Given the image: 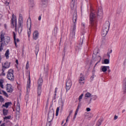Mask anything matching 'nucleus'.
I'll list each match as a JSON object with an SVG mask.
<instances>
[{
    "label": "nucleus",
    "instance_id": "1",
    "mask_svg": "<svg viewBox=\"0 0 126 126\" xmlns=\"http://www.w3.org/2000/svg\"><path fill=\"white\" fill-rule=\"evenodd\" d=\"M70 8L74 12V14L72 19L73 25L71 27L70 29V38H74L75 36V31L76 30V21L77 20V12L76 11L75 0H71Z\"/></svg>",
    "mask_w": 126,
    "mask_h": 126
},
{
    "label": "nucleus",
    "instance_id": "2",
    "mask_svg": "<svg viewBox=\"0 0 126 126\" xmlns=\"http://www.w3.org/2000/svg\"><path fill=\"white\" fill-rule=\"evenodd\" d=\"M22 24H23V16L20 14L18 20V27L17 28V19L16 16L14 14L12 15L11 20V25L13 28H15V30H18V33L22 32Z\"/></svg>",
    "mask_w": 126,
    "mask_h": 126
},
{
    "label": "nucleus",
    "instance_id": "3",
    "mask_svg": "<svg viewBox=\"0 0 126 126\" xmlns=\"http://www.w3.org/2000/svg\"><path fill=\"white\" fill-rule=\"evenodd\" d=\"M10 42V37L9 36H6L4 37V33L2 32L0 33V52L2 51L3 46L8 45V43Z\"/></svg>",
    "mask_w": 126,
    "mask_h": 126
},
{
    "label": "nucleus",
    "instance_id": "4",
    "mask_svg": "<svg viewBox=\"0 0 126 126\" xmlns=\"http://www.w3.org/2000/svg\"><path fill=\"white\" fill-rule=\"evenodd\" d=\"M43 85V79L40 78L38 81V88H37V105L40 104V96H41V93H42V90H41V86Z\"/></svg>",
    "mask_w": 126,
    "mask_h": 126
},
{
    "label": "nucleus",
    "instance_id": "5",
    "mask_svg": "<svg viewBox=\"0 0 126 126\" xmlns=\"http://www.w3.org/2000/svg\"><path fill=\"white\" fill-rule=\"evenodd\" d=\"M96 18L97 16L95 12L94 11H92L90 14V24L91 26H94L95 25Z\"/></svg>",
    "mask_w": 126,
    "mask_h": 126
},
{
    "label": "nucleus",
    "instance_id": "6",
    "mask_svg": "<svg viewBox=\"0 0 126 126\" xmlns=\"http://www.w3.org/2000/svg\"><path fill=\"white\" fill-rule=\"evenodd\" d=\"M109 28H110V23L107 22V23L104 24L102 31L101 32V35L103 37H105V36L107 35V34H108V32H109Z\"/></svg>",
    "mask_w": 126,
    "mask_h": 126
},
{
    "label": "nucleus",
    "instance_id": "7",
    "mask_svg": "<svg viewBox=\"0 0 126 126\" xmlns=\"http://www.w3.org/2000/svg\"><path fill=\"white\" fill-rule=\"evenodd\" d=\"M7 78L10 81H14V71L13 70L10 69L7 71Z\"/></svg>",
    "mask_w": 126,
    "mask_h": 126
},
{
    "label": "nucleus",
    "instance_id": "8",
    "mask_svg": "<svg viewBox=\"0 0 126 126\" xmlns=\"http://www.w3.org/2000/svg\"><path fill=\"white\" fill-rule=\"evenodd\" d=\"M32 22H31V19H28L27 22V27L28 28V37H30L31 35V25Z\"/></svg>",
    "mask_w": 126,
    "mask_h": 126
},
{
    "label": "nucleus",
    "instance_id": "9",
    "mask_svg": "<svg viewBox=\"0 0 126 126\" xmlns=\"http://www.w3.org/2000/svg\"><path fill=\"white\" fill-rule=\"evenodd\" d=\"M72 86V82H71V80L69 79H67L66 82V92H67L70 88H71V86Z\"/></svg>",
    "mask_w": 126,
    "mask_h": 126
},
{
    "label": "nucleus",
    "instance_id": "10",
    "mask_svg": "<svg viewBox=\"0 0 126 126\" xmlns=\"http://www.w3.org/2000/svg\"><path fill=\"white\" fill-rule=\"evenodd\" d=\"M79 83L81 85H83L84 83H85V78L84 77V75L81 73L80 75V78L79 79Z\"/></svg>",
    "mask_w": 126,
    "mask_h": 126
},
{
    "label": "nucleus",
    "instance_id": "11",
    "mask_svg": "<svg viewBox=\"0 0 126 126\" xmlns=\"http://www.w3.org/2000/svg\"><path fill=\"white\" fill-rule=\"evenodd\" d=\"M84 40V35H81V37L80 39V42H79V45L80 46H77L76 50H80L81 49V46H82V44H83V41Z\"/></svg>",
    "mask_w": 126,
    "mask_h": 126
},
{
    "label": "nucleus",
    "instance_id": "12",
    "mask_svg": "<svg viewBox=\"0 0 126 126\" xmlns=\"http://www.w3.org/2000/svg\"><path fill=\"white\" fill-rule=\"evenodd\" d=\"M32 38L33 40H38L39 38V32L35 31L33 33Z\"/></svg>",
    "mask_w": 126,
    "mask_h": 126
},
{
    "label": "nucleus",
    "instance_id": "13",
    "mask_svg": "<svg viewBox=\"0 0 126 126\" xmlns=\"http://www.w3.org/2000/svg\"><path fill=\"white\" fill-rule=\"evenodd\" d=\"M97 17L102 18L103 17V10L101 8H99L97 14Z\"/></svg>",
    "mask_w": 126,
    "mask_h": 126
},
{
    "label": "nucleus",
    "instance_id": "14",
    "mask_svg": "<svg viewBox=\"0 0 126 126\" xmlns=\"http://www.w3.org/2000/svg\"><path fill=\"white\" fill-rule=\"evenodd\" d=\"M31 81H30V75H29V79L27 82V92L29 93V91H30V87H31Z\"/></svg>",
    "mask_w": 126,
    "mask_h": 126
},
{
    "label": "nucleus",
    "instance_id": "15",
    "mask_svg": "<svg viewBox=\"0 0 126 126\" xmlns=\"http://www.w3.org/2000/svg\"><path fill=\"white\" fill-rule=\"evenodd\" d=\"M123 91L124 94H126V78L123 80Z\"/></svg>",
    "mask_w": 126,
    "mask_h": 126
},
{
    "label": "nucleus",
    "instance_id": "16",
    "mask_svg": "<svg viewBox=\"0 0 126 126\" xmlns=\"http://www.w3.org/2000/svg\"><path fill=\"white\" fill-rule=\"evenodd\" d=\"M10 66V63L5 62L4 64H2V68L3 69H6L7 68H9Z\"/></svg>",
    "mask_w": 126,
    "mask_h": 126
},
{
    "label": "nucleus",
    "instance_id": "17",
    "mask_svg": "<svg viewBox=\"0 0 126 126\" xmlns=\"http://www.w3.org/2000/svg\"><path fill=\"white\" fill-rule=\"evenodd\" d=\"M13 35L15 45L16 47H17V43H19V39L18 38H16L15 32H13Z\"/></svg>",
    "mask_w": 126,
    "mask_h": 126
},
{
    "label": "nucleus",
    "instance_id": "18",
    "mask_svg": "<svg viewBox=\"0 0 126 126\" xmlns=\"http://www.w3.org/2000/svg\"><path fill=\"white\" fill-rule=\"evenodd\" d=\"M7 91L10 93L13 91V88H12V86H11V84L7 85Z\"/></svg>",
    "mask_w": 126,
    "mask_h": 126
},
{
    "label": "nucleus",
    "instance_id": "19",
    "mask_svg": "<svg viewBox=\"0 0 126 126\" xmlns=\"http://www.w3.org/2000/svg\"><path fill=\"white\" fill-rule=\"evenodd\" d=\"M16 110V114H17V115H19V114H20V104H19V102L17 103Z\"/></svg>",
    "mask_w": 126,
    "mask_h": 126
},
{
    "label": "nucleus",
    "instance_id": "20",
    "mask_svg": "<svg viewBox=\"0 0 126 126\" xmlns=\"http://www.w3.org/2000/svg\"><path fill=\"white\" fill-rule=\"evenodd\" d=\"M101 70L102 72H106L107 71L108 68H110V66H102L101 67Z\"/></svg>",
    "mask_w": 126,
    "mask_h": 126
},
{
    "label": "nucleus",
    "instance_id": "21",
    "mask_svg": "<svg viewBox=\"0 0 126 126\" xmlns=\"http://www.w3.org/2000/svg\"><path fill=\"white\" fill-rule=\"evenodd\" d=\"M48 122L46 123V126H51V122L53 121V117H51V119L50 120V117H48L47 119Z\"/></svg>",
    "mask_w": 126,
    "mask_h": 126
},
{
    "label": "nucleus",
    "instance_id": "22",
    "mask_svg": "<svg viewBox=\"0 0 126 126\" xmlns=\"http://www.w3.org/2000/svg\"><path fill=\"white\" fill-rule=\"evenodd\" d=\"M34 52H35V54L36 55V58H37V56H38V53H39V46L38 45H36L35 46Z\"/></svg>",
    "mask_w": 126,
    "mask_h": 126
},
{
    "label": "nucleus",
    "instance_id": "23",
    "mask_svg": "<svg viewBox=\"0 0 126 126\" xmlns=\"http://www.w3.org/2000/svg\"><path fill=\"white\" fill-rule=\"evenodd\" d=\"M97 54H98L97 49H96L94 51V53L93 54V59L95 60V57H96V55H97Z\"/></svg>",
    "mask_w": 126,
    "mask_h": 126
},
{
    "label": "nucleus",
    "instance_id": "24",
    "mask_svg": "<svg viewBox=\"0 0 126 126\" xmlns=\"http://www.w3.org/2000/svg\"><path fill=\"white\" fill-rule=\"evenodd\" d=\"M92 94L90 93H86L85 94V98H90L92 97Z\"/></svg>",
    "mask_w": 126,
    "mask_h": 126
},
{
    "label": "nucleus",
    "instance_id": "25",
    "mask_svg": "<svg viewBox=\"0 0 126 126\" xmlns=\"http://www.w3.org/2000/svg\"><path fill=\"white\" fill-rule=\"evenodd\" d=\"M92 98H91L90 101H91L92 100H94V101H95L97 98H98V96L96 95H92L91 96Z\"/></svg>",
    "mask_w": 126,
    "mask_h": 126
},
{
    "label": "nucleus",
    "instance_id": "26",
    "mask_svg": "<svg viewBox=\"0 0 126 126\" xmlns=\"http://www.w3.org/2000/svg\"><path fill=\"white\" fill-rule=\"evenodd\" d=\"M112 53H113V50L111 49L110 50H109L108 51V52L107 53L106 56L107 57H108V59H109L110 58V55H111V54H112Z\"/></svg>",
    "mask_w": 126,
    "mask_h": 126
},
{
    "label": "nucleus",
    "instance_id": "27",
    "mask_svg": "<svg viewBox=\"0 0 126 126\" xmlns=\"http://www.w3.org/2000/svg\"><path fill=\"white\" fill-rule=\"evenodd\" d=\"M11 105V102H6L3 105V107H5V108H8L9 106Z\"/></svg>",
    "mask_w": 126,
    "mask_h": 126
},
{
    "label": "nucleus",
    "instance_id": "28",
    "mask_svg": "<svg viewBox=\"0 0 126 126\" xmlns=\"http://www.w3.org/2000/svg\"><path fill=\"white\" fill-rule=\"evenodd\" d=\"M5 56L6 57V59H8L9 58V50L8 49L6 51L5 53Z\"/></svg>",
    "mask_w": 126,
    "mask_h": 126
},
{
    "label": "nucleus",
    "instance_id": "29",
    "mask_svg": "<svg viewBox=\"0 0 126 126\" xmlns=\"http://www.w3.org/2000/svg\"><path fill=\"white\" fill-rule=\"evenodd\" d=\"M103 122V119H99L96 123V126H100Z\"/></svg>",
    "mask_w": 126,
    "mask_h": 126
},
{
    "label": "nucleus",
    "instance_id": "30",
    "mask_svg": "<svg viewBox=\"0 0 126 126\" xmlns=\"http://www.w3.org/2000/svg\"><path fill=\"white\" fill-rule=\"evenodd\" d=\"M104 63L105 64H109L110 63V59H105L104 60Z\"/></svg>",
    "mask_w": 126,
    "mask_h": 126
},
{
    "label": "nucleus",
    "instance_id": "31",
    "mask_svg": "<svg viewBox=\"0 0 126 126\" xmlns=\"http://www.w3.org/2000/svg\"><path fill=\"white\" fill-rule=\"evenodd\" d=\"M8 113V111H7V110H6L4 109H3V113L4 116H6L7 115Z\"/></svg>",
    "mask_w": 126,
    "mask_h": 126
},
{
    "label": "nucleus",
    "instance_id": "32",
    "mask_svg": "<svg viewBox=\"0 0 126 126\" xmlns=\"http://www.w3.org/2000/svg\"><path fill=\"white\" fill-rule=\"evenodd\" d=\"M30 5L32 7H33L34 6V0H30Z\"/></svg>",
    "mask_w": 126,
    "mask_h": 126
},
{
    "label": "nucleus",
    "instance_id": "33",
    "mask_svg": "<svg viewBox=\"0 0 126 126\" xmlns=\"http://www.w3.org/2000/svg\"><path fill=\"white\" fill-rule=\"evenodd\" d=\"M3 81L2 80H0V87H1V88L3 89Z\"/></svg>",
    "mask_w": 126,
    "mask_h": 126
},
{
    "label": "nucleus",
    "instance_id": "34",
    "mask_svg": "<svg viewBox=\"0 0 126 126\" xmlns=\"http://www.w3.org/2000/svg\"><path fill=\"white\" fill-rule=\"evenodd\" d=\"M42 4H47L48 0H41Z\"/></svg>",
    "mask_w": 126,
    "mask_h": 126
},
{
    "label": "nucleus",
    "instance_id": "35",
    "mask_svg": "<svg viewBox=\"0 0 126 126\" xmlns=\"http://www.w3.org/2000/svg\"><path fill=\"white\" fill-rule=\"evenodd\" d=\"M60 111V107H57L56 109V116H59V112Z\"/></svg>",
    "mask_w": 126,
    "mask_h": 126
},
{
    "label": "nucleus",
    "instance_id": "36",
    "mask_svg": "<svg viewBox=\"0 0 126 126\" xmlns=\"http://www.w3.org/2000/svg\"><path fill=\"white\" fill-rule=\"evenodd\" d=\"M83 97V94H81L79 97V102H81V99H82V97Z\"/></svg>",
    "mask_w": 126,
    "mask_h": 126
},
{
    "label": "nucleus",
    "instance_id": "37",
    "mask_svg": "<svg viewBox=\"0 0 126 126\" xmlns=\"http://www.w3.org/2000/svg\"><path fill=\"white\" fill-rule=\"evenodd\" d=\"M26 69H28L29 68V61H28L27 62V64L26 65Z\"/></svg>",
    "mask_w": 126,
    "mask_h": 126
},
{
    "label": "nucleus",
    "instance_id": "38",
    "mask_svg": "<svg viewBox=\"0 0 126 126\" xmlns=\"http://www.w3.org/2000/svg\"><path fill=\"white\" fill-rule=\"evenodd\" d=\"M11 116H7L4 118V120H10Z\"/></svg>",
    "mask_w": 126,
    "mask_h": 126
},
{
    "label": "nucleus",
    "instance_id": "39",
    "mask_svg": "<svg viewBox=\"0 0 126 126\" xmlns=\"http://www.w3.org/2000/svg\"><path fill=\"white\" fill-rule=\"evenodd\" d=\"M4 70H5V69L2 68V75H3V76H4L5 75V73H4Z\"/></svg>",
    "mask_w": 126,
    "mask_h": 126
},
{
    "label": "nucleus",
    "instance_id": "40",
    "mask_svg": "<svg viewBox=\"0 0 126 126\" xmlns=\"http://www.w3.org/2000/svg\"><path fill=\"white\" fill-rule=\"evenodd\" d=\"M94 77H95V75L94 74H93L92 76L91 77V81H93V79H94Z\"/></svg>",
    "mask_w": 126,
    "mask_h": 126
},
{
    "label": "nucleus",
    "instance_id": "41",
    "mask_svg": "<svg viewBox=\"0 0 126 126\" xmlns=\"http://www.w3.org/2000/svg\"><path fill=\"white\" fill-rule=\"evenodd\" d=\"M3 101H4L3 97L2 96H0V102H3Z\"/></svg>",
    "mask_w": 126,
    "mask_h": 126
},
{
    "label": "nucleus",
    "instance_id": "42",
    "mask_svg": "<svg viewBox=\"0 0 126 126\" xmlns=\"http://www.w3.org/2000/svg\"><path fill=\"white\" fill-rule=\"evenodd\" d=\"M3 93L4 95L5 96H6V97L8 96V95L7 94V93H6V92L3 91Z\"/></svg>",
    "mask_w": 126,
    "mask_h": 126
},
{
    "label": "nucleus",
    "instance_id": "43",
    "mask_svg": "<svg viewBox=\"0 0 126 126\" xmlns=\"http://www.w3.org/2000/svg\"><path fill=\"white\" fill-rule=\"evenodd\" d=\"M86 111L87 112H90L91 111V109H90L89 107H88L86 108Z\"/></svg>",
    "mask_w": 126,
    "mask_h": 126
},
{
    "label": "nucleus",
    "instance_id": "44",
    "mask_svg": "<svg viewBox=\"0 0 126 126\" xmlns=\"http://www.w3.org/2000/svg\"><path fill=\"white\" fill-rule=\"evenodd\" d=\"M82 27H83V28H85V24L84 23H82V25H81Z\"/></svg>",
    "mask_w": 126,
    "mask_h": 126
},
{
    "label": "nucleus",
    "instance_id": "45",
    "mask_svg": "<svg viewBox=\"0 0 126 126\" xmlns=\"http://www.w3.org/2000/svg\"><path fill=\"white\" fill-rule=\"evenodd\" d=\"M118 116L115 115L114 116V120H115V121H116V120H118Z\"/></svg>",
    "mask_w": 126,
    "mask_h": 126
},
{
    "label": "nucleus",
    "instance_id": "46",
    "mask_svg": "<svg viewBox=\"0 0 126 126\" xmlns=\"http://www.w3.org/2000/svg\"><path fill=\"white\" fill-rule=\"evenodd\" d=\"M5 5H6V6H7L9 4V2H7V1H5Z\"/></svg>",
    "mask_w": 126,
    "mask_h": 126
},
{
    "label": "nucleus",
    "instance_id": "47",
    "mask_svg": "<svg viewBox=\"0 0 126 126\" xmlns=\"http://www.w3.org/2000/svg\"><path fill=\"white\" fill-rule=\"evenodd\" d=\"M71 114L69 113V116L67 117L66 120V123H67V121H68V118H69V116H70Z\"/></svg>",
    "mask_w": 126,
    "mask_h": 126
},
{
    "label": "nucleus",
    "instance_id": "48",
    "mask_svg": "<svg viewBox=\"0 0 126 126\" xmlns=\"http://www.w3.org/2000/svg\"><path fill=\"white\" fill-rule=\"evenodd\" d=\"M71 114L69 113V116L67 117L66 120V123H67V121H68V118H69V116H70Z\"/></svg>",
    "mask_w": 126,
    "mask_h": 126
},
{
    "label": "nucleus",
    "instance_id": "49",
    "mask_svg": "<svg viewBox=\"0 0 126 126\" xmlns=\"http://www.w3.org/2000/svg\"><path fill=\"white\" fill-rule=\"evenodd\" d=\"M58 92V88H56L54 91V93H57Z\"/></svg>",
    "mask_w": 126,
    "mask_h": 126
},
{
    "label": "nucleus",
    "instance_id": "50",
    "mask_svg": "<svg viewBox=\"0 0 126 126\" xmlns=\"http://www.w3.org/2000/svg\"><path fill=\"white\" fill-rule=\"evenodd\" d=\"M97 57H98V60L99 62H100V61H101L102 58H101L100 56H97Z\"/></svg>",
    "mask_w": 126,
    "mask_h": 126
},
{
    "label": "nucleus",
    "instance_id": "51",
    "mask_svg": "<svg viewBox=\"0 0 126 126\" xmlns=\"http://www.w3.org/2000/svg\"><path fill=\"white\" fill-rule=\"evenodd\" d=\"M57 96V93H54V99H56V96Z\"/></svg>",
    "mask_w": 126,
    "mask_h": 126
},
{
    "label": "nucleus",
    "instance_id": "52",
    "mask_svg": "<svg viewBox=\"0 0 126 126\" xmlns=\"http://www.w3.org/2000/svg\"><path fill=\"white\" fill-rule=\"evenodd\" d=\"M78 113V111H75V116H77V114Z\"/></svg>",
    "mask_w": 126,
    "mask_h": 126
},
{
    "label": "nucleus",
    "instance_id": "53",
    "mask_svg": "<svg viewBox=\"0 0 126 126\" xmlns=\"http://www.w3.org/2000/svg\"><path fill=\"white\" fill-rule=\"evenodd\" d=\"M42 17H41V16H39V17H38V20L40 21L41 20Z\"/></svg>",
    "mask_w": 126,
    "mask_h": 126
},
{
    "label": "nucleus",
    "instance_id": "54",
    "mask_svg": "<svg viewBox=\"0 0 126 126\" xmlns=\"http://www.w3.org/2000/svg\"><path fill=\"white\" fill-rule=\"evenodd\" d=\"M16 63L17 64H18V60H16Z\"/></svg>",
    "mask_w": 126,
    "mask_h": 126
},
{
    "label": "nucleus",
    "instance_id": "55",
    "mask_svg": "<svg viewBox=\"0 0 126 126\" xmlns=\"http://www.w3.org/2000/svg\"><path fill=\"white\" fill-rule=\"evenodd\" d=\"M4 26L5 29H6V27H7L6 24H5V25H4Z\"/></svg>",
    "mask_w": 126,
    "mask_h": 126
},
{
    "label": "nucleus",
    "instance_id": "56",
    "mask_svg": "<svg viewBox=\"0 0 126 126\" xmlns=\"http://www.w3.org/2000/svg\"><path fill=\"white\" fill-rule=\"evenodd\" d=\"M87 2H89L90 1V0H85Z\"/></svg>",
    "mask_w": 126,
    "mask_h": 126
},
{
    "label": "nucleus",
    "instance_id": "57",
    "mask_svg": "<svg viewBox=\"0 0 126 126\" xmlns=\"http://www.w3.org/2000/svg\"><path fill=\"white\" fill-rule=\"evenodd\" d=\"M72 112H73V111H72V110L70 111V112H69V114H72Z\"/></svg>",
    "mask_w": 126,
    "mask_h": 126
},
{
    "label": "nucleus",
    "instance_id": "58",
    "mask_svg": "<svg viewBox=\"0 0 126 126\" xmlns=\"http://www.w3.org/2000/svg\"><path fill=\"white\" fill-rule=\"evenodd\" d=\"M64 124V121H62V125H63Z\"/></svg>",
    "mask_w": 126,
    "mask_h": 126
},
{
    "label": "nucleus",
    "instance_id": "59",
    "mask_svg": "<svg viewBox=\"0 0 126 126\" xmlns=\"http://www.w3.org/2000/svg\"><path fill=\"white\" fill-rule=\"evenodd\" d=\"M1 61V56L0 54V63Z\"/></svg>",
    "mask_w": 126,
    "mask_h": 126
},
{
    "label": "nucleus",
    "instance_id": "60",
    "mask_svg": "<svg viewBox=\"0 0 126 126\" xmlns=\"http://www.w3.org/2000/svg\"><path fill=\"white\" fill-rule=\"evenodd\" d=\"M125 112H126V110H125V109H124V110L122 111V113H125Z\"/></svg>",
    "mask_w": 126,
    "mask_h": 126
},
{
    "label": "nucleus",
    "instance_id": "61",
    "mask_svg": "<svg viewBox=\"0 0 126 126\" xmlns=\"http://www.w3.org/2000/svg\"><path fill=\"white\" fill-rule=\"evenodd\" d=\"M78 111H79V109H78V108H77L76 111L78 112Z\"/></svg>",
    "mask_w": 126,
    "mask_h": 126
},
{
    "label": "nucleus",
    "instance_id": "62",
    "mask_svg": "<svg viewBox=\"0 0 126 126\" xmlns=\"http://www.w3.org/2000/svg\"><path fill=\"white\" fill-rule=\"evenodd\" d=\"M75 118H76V115H75L74 114V116L73 118H74V119H75Z\"/></svg>",
    "mask_w": 126,
    "mask_h": 126
},
{
    "label": "nucleus",
    "instance_id": "63",
    "mask_svg": "<svg viewBox=\"0 0 126 126\" xmlns=\"http://www.w3.org/2000/svg\"><path fill=\"white\" fill-rule=\"evenodd\" d=\"M108 72H111V70L109 69L108 70Z\"/></svg>",
    "mask_w": 126,
    "mask_h": 126
},
{
    "label": "nucleus",
    "instance_id": "64",
    "mask_svg": "<svg viewBox=\"0 0 126 126\" xmlns=\"http://www.w3.org/2000/svg\"><path fill=\"white\" fill-rule=\"evenodd\" d=\"M77 108H78V109H79V105H78V106Z\"/></svg>",
    "mask_w": 126,
    "mask_h": 126
}]
</instances>
